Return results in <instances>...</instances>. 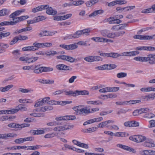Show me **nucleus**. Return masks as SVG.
<instances>
[{
  "label": "nucleus",
  "mask_w": 155,
  "mask_h": 155,
  "mask_svg": "<svg viewBox=\"0 0 155 155\" xmlns=\"http://www.w3.org/2000/svg\"><path fill=\"white\" fill-rule=\"evenodd\" d=\"M84 107L83 105H79L74 107L72 109L75 111L77 115H84L87 114V109Z\"/></svg>",
  "instance_id": "1"
},
{
  "label": "nucleus",
  "mask_w": 155,
  "mask_h": 155,
  "mask_svg": "<svg viewBox=\"0 0 155 155\" xmlns=\"http://www.w3.org/2000/svg\"><path fill=\"white\" fill-rule=\"evenodd\" d=\"M38 59V57H31L27 56L20 57L19 58V60L20 61H23L25 63L30 64L36 61Z\"/></svg>",
  "instance_id": "2"
},
{
  "label": "nucleus",
  "mask_w": 155,
  "mask_h": 155,
  "mask_svg": "<svg viewBox=\"0 0 155 155\" xmlns=\"http://www.w3.org/2000/svg\"><path fill=\"white\" fill-rule=\"evenodd\" d=\"M100 55L104 57H112L116 58L121 56L120 54L117 53L111 52L108 53H102L100 54Z\"/></svg>",
  "instance_id": "3"
},
{
  "label": "nucleus",
  "mask_w": 155,
  "mask_h": 155,
  "mask_svg": "<svg viewBox=\"0 0 155 155\" xmlns=\"http://www.w3.org/2000/svg\"><path fill=\"white\" fill-rule=\"evenodd\" d=\"M154 37H155V35H153L152 36L137 35H134L133 37L134 39L140 40H151L153 39Z\"/></svg>",
  "instance_id": "4"
},
{
  "label": "nucleus",
  "mask_w": 155,
  "mask_h": 155,
  "mask_svg": "<svg viewBox=\"0 0 155 155\" xmlns=\"http://www.w3.org/2000/svg\"><path fill=\"white\" fill-rule=\"evenodd\" d=\"M71 127V126H70L68 124H65L63 126L55 127L54 128L53 130L54 131L60 132L70 129Z\"/></svg>",
  "instance_id": "5"
},
{
  "label": "nucleus",
  "mask_w": 155,
  "mask_h": 155,
  "mask_svg": "<svg viewBox=\"0 0 155 155\" xmlns=\"http://www.w3.org/2000/svg\"><path fill=\"white\" fill-rule=\"evenodd\" d=\"M53 109V107H52L51 106L48 105L45 106L44 107H41L40 108L36 109L34 110L33 112H44L46 111L51 110Z\"/></svg>",
  "instance_id": "6"
},
{
  "label": "nucleus",
  "mask_w": 155,
  "mask_h": 155,
  "mask_svg": "<svg viewBox=\"0 0 155 155\" xmlns=\"http://www.w3.org/2000/svg\"><path fill=\"white\" fill-rule=\"evenodd\" d=\"M59 47L66 50H73L78 48V46L75 44H71L68 45L65 44H61Z\"/></svg>",
  "instance_id": "7"
},
{
  "label": "nucleus",
  "mask_w": 155,
  "mask_h": 155,
  "mask_svg": "<svg viewBox=\"0 0 155 155\" xmlns=\"http://www.w3.org/2000/svg\"><path fill=\"white\" fill-rule=\"evenodd\" d=\"M146 57V62L149 61V64H155V54H149Z\"/></svg>",
  "instance_id": "8"
},
{
  "label": "nucleus",
  "mask_w": 155,
  "mask_h": 155,
  "mask_svg": "<svg viewBox=\"0 0 155 155\" xmlns=\"http://www.w3.org/2000/svg\"><path fill=\"white\" fill-rule=\"evenodd\" d=\"M145 140V141L143 143V145L144 147L151 148L155 146V144L153 143L151 139H146Z\"/></svg>",
  "instance_id": "9"
},
{
  "label": "nucleus",
  "mask_w": 155,
  "mask_h": 155,
  "mask_svg": "<svg viewBox=\"0 0 155 155\" xmlns=\"http://www.w3.org/2000/svg\"><path fill=\"white\" fill-rule=\"evenodd\" d=\"M116 146L117 147L126 150L129 152H132L133 153H135L136 152V151L134 149L131 148L128 146L119 144H117Z\"/></svg>",
  "instance_id": "10"
},
{
  "label": "nucleus",
  "mask_w": 155,
  "mask_h": 155,
  "mask_svg": "<svg viewBox=\"0 0 155 155\" xmlns=\"http://www.w3.org/2000/svg\"><path fill=\"white\" fill-rule=\"evenodd\" d=\"M56 68L60 70H71L72 69L69 66L66 65L64 64H59L56 66Z\"/></svg>",
  "instance_id": "11"
},
{
  "label": "nucleus",
  "mask_w": 155,
  "mask_h": 155,
  "mask_svg": "<svg viewBox=\"0 0 155 155\" xmlns=\"http://www.w3.org/2000/svg\"><path fill=\"white\" fill-rule=\"evenodd\" d=\"M45 6H46L47 7L45 8V9L46 10V13L50 15H54L57 14V12L54 10L51 7H49V6L47 5H45Z\"/></svg>",
  "instance_id": "12"
},
{
  "label": "nucleus",
  "mask_w": 155,
  "mask_h": 155,
  "mask_svg": "<svg viewBox=\"0 0 155 155\" xmlns=\"http://www.w3.org/2000/svg\"><path fill=\"white\" fill-rule=\"evenodd\" d=\"M136 49L138 50H147L149 51H153L155 50V48L151 46H140L136 48Z\"/></svg>",
  "instance_id": "13"
},
{
  "label": "nucleus",
  "mask_w": 155,
  "mask_h": 155,
  "mask_svg": "<svg viewBox=\"0 0 155 155\" xmlns=\"http://www.w3.org/2000/svg\"><path fill=\"white\" fill-rule=\"evenodd\" d=\"M25 10V9H23L16 11L10 15L9 18H12V19L14 20L15 16L19 15L21 13L24 12Z\"/></svg>",
  "instance_id": "14"
},
{
  "label": "nucleus",
  "mask_w": 155,
  "mask_h": 155,
  "mask_svg": "<svg viewBox=\"0 0 155 155\" xmlns=\"http://www.w3.org/2000/svg\"><path fill=\"white\" fill-rule=\"evenodd\" d=\"M87 33V29H85L81 30L78 31L74 34L75 38H78L80 37L81 35Z\"/></svg>",
  "instance_id": "15"
},
{
  "label": "nucleus",
  "mask_w": 155,
  "mask_h": 155,
  "mask_svg": "<svg viewBox=\"0 0 155 155\" xmlns=\"http://www.w3.org/2000/svg\"><path fill=\"white\" fill-rule=\"evenodd\" d=\"M16 110L12 109L10 110H0V114H12L16 113Z\"/></svg>",
  "instance_id": "16"
},
{
  "label": "nucleus",
  "mask_w": 155,
  "mask_h": 155,
  "mask_svg": "<svg viewBox=\"0 0 155 155\" xmlns=\"http://www.w3.org/2000/svg\"><path fill=\"white\" fill-rule=\"evenodd\" d=\"M91 39L95 41L98 42H107L109 41L107 39L99 37L92 38Z\"/></svg>",
  "instance_id": "17"
},
{
  "label": "nucleus",
  "mask_w": 155,
  "mask_h": 155,
  "mask_svg": "<svg viewBox=\"0 0 155 155\" xmlns=\"http://www.w3.org/2000/svg\"><path fill=\"white\" fill-rule=\"evenodd\" d=\"M3 139L7 140L9 137H15L17 136V135L15 134L8 133L2 134Z\"/></svg>",
  "instance_id": "18"
},
{
  "label": "nucleus",
  "mask_w": 155,
  "mask_h": 155,
  "mask_svg": "<svg viewBox=\"0 0 155 155\" xmlns=\"http://www.w3.org/2000/svg\"><path fill=\"white\" fill-rule=\"evenodd\" d=\"M47 7V6H44V5H40L36 8H33L31 10V12L33 13H36L44 10L45 8Z\"/></svg>",
  "instance_id": "19"
},
{
  "label": "nucleus",
  "mask_w": 155,
  "mask_h": 155,
  "mask_svg": "<svg viewBox=\"0 0 155 155\" xmlns=\"http://www.w3.org/2000/svg\"><path fill=\"white\" fill-rule=\"evenodd\" d=\"M13 109L16 110L17 111L16 113L18 111L21 110L22 111H26L27 110V108L25 107V105L19 104L16 107V108Z\"/></svg>",
  "instance_id": "20"
},
{
  "label": "nucleus",
  "mask_w": 155,
  "mask_h": 155,
  "mask_svg": "<svg viewBox=\"0 0 155 155\" xmlns=\"http://www.w3.org/2000/svg\"><path fill=\"white\" fill-rule=\"evenodd\" d=\"M142 98L145 101H149L153 100L155 97L153 93L143 96Z\"/></svg>",
  "instance_id": "21"
},
{
  "label": "nucleus",
  "mask_w": 155,
  "mask_h": 155,
  "mask_svg": "<svg viewBox=\"0 0 155 155\" xmlns=\"http://www.w3.org/2000/svg\"><path fill=\"white\" fill-rule=\"evenodd\" d=\"M10 13V10L4 8L0 10V16H4L8 15Z\"/></svg>",
  "instance_id": "22"
},
{
  "label": "nucleus",
  "mask_w": 155,
  "mask_h": 155,
  "mask_svg": "<svg viewBox=\"0 0 155 155\" xmlns=\"http://www.w3.org/2000/svg\"><path fill=\"white\" fill-rule=\"evenodd\" d=\"M104 11L102 9L96 10L89 15V17H91L92 16H95L98 14H101L103 13Z\"/></svg>",
  "instance_id": "23"
},
{
  "label": "nucleus",
  "mask_w": 155,
  "mask_h": 155,
  "mask_svg": "<svg viewBox=\"0 0 155 155\" xmlns=\"http://www.w3.org/2000/svg\"><path fill=\"white\" fill-rule=\"evenodd\" d=\"M22 50L24 51H35L38 50L37 48H35L33 46L25 47L22 48Z\"/></svg>",
  "instance_id": "24"
},
{
  "label": "nucleus",
  "mask_w": 155,
  "mask_h": 155,
  "mask_svg": "<svg viewBox=\"0 0 155 155\" xmlns=\"http://www.w3.org/2000/svg\"><path fill=\"white\" fill-rule=\"evenodd\" d=\"M128 135V133L126 132H118L114 134V136L117 137H124Z\"/></svg>",
  "instance_id": "25"
},
{
  "label": "nucleus",
  "mask_w": 155,
  "mask_h": 155,
  "mask_svg": "<svg viewBox=\"0 0 155 155\" xmlns=\"http://www.w3.org/2000/svg\"><path fill=\"white\" fill-rule=\"evenodd\" d=\"M28 18L29 16L28 15H25L16 17L15 18V19L17 20H16V22L17 23L21 21H24L27 19Z\"/></svg>",
  "instance_id": "26"
},
{
  "label": "nucleus",
  "mask_w": 155,
  "mask_h": 155,
  "mask_svg": "<svg viewBox=\"0 0 155 155\" xmlns=\"http://www.w3.org/2000/svg\"><path fill=\"white\" fill-rule=\"evenodd\" d=\"M146 137L142 135H136V141L137 143H140L145 141Z\"/></svg>",
  "instance_id": "27"
},
{
  "label": "nucleus",
  "mask_w": 155,
  "mask_h": 155,
  "mask_svg": "<svg viewBox=\"0 0 155 155\" xmlns=\"http://www.w3.org/2000/svg\"><path fill=\"white\" fill-rule=\"evenodd\" d=\"M11 34L9 32H7L5 31H3L0 32V38L2 39L3 38L9 36Z\"/></svg>",
  "instance_id": "28"
},
{
  "label": "nucleus",
  "mask_w": 155,
  "mask_h": 155,
  "mask_svg": "<svg viewBox=\"0 0 155 155\" xmlns=\"http://www.w3.org/2000/svg\"><path fill=\"white\" fill-rule=\"evenodd\" d=\"M108 65L104 64L101 66L96 67L95 68V69L100 70H103L106 69H108Z\"/></svg>",
  "instance_id": "29"
},
{
  "label": "nucleus",
  "mask_w": 155,
  "mask_h": 155,
  "mask_svg": "<svg viewBox=\"0 0 155 155\" xmlns=\"http://www.w3.org/2000/svg\"><path fill=\"white\" fill-rule=\"evenodd\" d=\"M146 57H137L134 58V59L136 61L141 62L146 61Z\"/></svg>",
  "instance_id": "30"
},
{
  "label": "nucleus",
  "mask_w": 155,
  "mask_h": 155,
  "mask_svg": "<svg viewBox=\"0 0 155 155\" xmlns=\"http://www.w3.org/2000/svg\"><path fill=\"white\" fill-rule=\"evenodd\" d=\"M76 96L79 95H84L87 94V91L86 90L78 91L76 90Z\"/></svg>",
  "instance_id": "31"
},
{
  "label": "nucleus",
  "mask_w": 155,
  "mask_h": 155,
  "mask_svg": "<svg viewBox=\"0 0 155 155\" xmlns=\"http://www.w3.org/2000/svg\"><path fill=\"white\" fill-rule=\"evenodd\" d=\"M48 104L51 105H55L56 104H61V102L52 100L49 101L48 102Z\"/></svg>",
  "instance_id": "32"
},
{
  "label": "nucleus",
  "mask_w": 155,
  "mask_h": 155,
  "mask_svg": "<svg viewBox=\"0 0 155 155\" xmlns=\"http://www.w3.org/2000/svg\"><path fill=\"white\" fill-rule=\"evenodd\" d=\"M99 0H90L88 2V7H91L98 2Z\"/></svg>",
  "instance_id": "33"
},
{
  "label": "nucleus",
  "mask_w": 155,
  "mask_h": 155,
  "mask_svg": "<svg viewBox=\"0 0 155 155\" xmlns=\"http://www.w3.org/2000/svg\"><path fill=\"white\" fill-rule=\"evenodd\" d=\"M33 47H35V48H43L42 43H39L35 42L33 44Z\"/></svg>",
  "instance_id": "34"
},
{
  "label": "nucleus",
  "mask_w": 155,
  "mask_h": 155,
  "mask_svg": "<svg viewBox=\"0 0 155 155\" xmlns=\"http://www.w3.org/2000/svg\"><path fill=\"white\" fill-rule=\"evenodd\" d=\"M127 73L125 72H120L117 74V77L118 78H123L126 77Z\"/></svg>",
  "instance_id": "35"
},
{
  "label": "nucleus",
  "mask_w": 155,
  "mask_h": 155,
  "mask_svg": "<svg viewBox=\"0 0 155 155\" xmlns=\"http://www.w3.org/2000/svg\"><path fill=\"white\" fill-rule=\"evenodd\" d=\"M30 115L35 117H39L41 116H44V114L43 113L40 112H35L31 114Z\"/></svg>",
  "instance_id": "36"
},
{
  "label": "nucleus",
  "mask_w": 155,
  "mask_h": 155,
  "mask_svg": "<svg viewBox=\"0 0 155 155\" xmlns=\"http://www.w3.org/2000/svg\"><path fill=\"white\" fill-rule=\"evenodd\" d=\"M125 33L124 31H118L115 32V37L123 36Z\"/></svg>",
  "instance_id": "37"
},
{
  "label": "nucleus",
  "mask_w": 155,
  "mask_h": 155,
  "mask_svg": "<svg viewBox=\"0 0 155 155\" xmlns=\"http://www.w3.org/2000/svg\"><path fill=\"white\" fill-rule=\"evenodd\" d=\"M42 69L43 72L51 71H53V69L52 68L46 67H43Z\"/></svg>",
  "instance_id": "38"
},
{
  "label": "nucleus",
  "mask_w": 155,
  "mask_h": 155,
  "mask_svg": "<svg viewBox=\"0 0 155 155\" xmlns=\"http://www.w3.org/2000/svg\"><path fill=\"white\" fill-rule=\"evenodd\" d=\"M52 35V34H49L48 33V31H42L39 34V35L41 37L48 35Z\"/></svg>",
  "instance_id": "39"
},
{
  "label": "nucleus",
  "mask_w": 155,
  "mask_h": 155,
  "mask_svg": "<svg viewBox=\"0 0 155 155\" xmlns=\"http://www.w3.org/2000/svg\"><path fill=\"white\" fill-rule=\"evenodd\" d=\"M18 41V40L17 36L15 37L10 41L9 44L11 45H14Z\"/></svg>",
  "instance_id": "40"
},
{
  "label": "nucleus",
  "mask_w": 155,
  "mask_h": 155,
  "mask_svg": "<svg viewBox=\"0 0 155 155\" xmlns=\"http://www.w3.org/2000/svg\"><path fill=\"white\" fill-rule=\"evenodd\" d=\"M84 3V1L82 0H79L75 1L73 2V5L78 6Z\"/></svg>",
  "instance_id": "41"
},
{
  "label": "nucleus",
  "mask_w": 155,
  "mask_h": 155,
  "mask_svg": "<svg viewBox=\"0 0 155 155\" xmlns=\"http://www.w3.org/2000/svg\"><path fill=\"white\" fill-rule=\"evenodd\" d=\"M66 95H71L73 96H76V90L75 91H69L66 92Z\"/></svg>",
  "instance_id": "42"
},
{
  "label": "nucleus",
  "mask_w": 155,
  "mask_h": 155,
  "mask_svg": "<svg viewBox=\"0 0 155 155\" xmlns=\"http://www.w3.org/2000/svg\"><path fill=\"white\" fill-rule=\"evenodd\" d=\"M153 12L152 7L143 10L141 12L143 13H148Z\"/></svg>",
  "instance_id": "43"
},
{
  "label": "nucleus",
  "mask_w": 155,
  "mask_h": 155,
  "mask_svg": "<svg viewBox=\"0 0 155 155\" xmlns=\"http://www.w3.org/2000/svg\"><path fill=\"white\" fill-rule=\"evenodd\" d=\"M40 146L39 145H36V146H29L27 148V150H36L38 149L39 148V147Z\"/></svg>",
  "instance_id": "44"
},
{
  "label": "nucleus",
  "mask_w": 155,
  "mask_h": 155,
  "mask_svg": "<svg viewBox=\"0 0 155 155\" xmlns=\"http://www.w3.org/2000/svg\"><path fill=\"white\" fill-rule=\"evenodd\" d=\"M36 21L37 22L45 20L46 17L43 16H39L37 17H35Z\"/></svg>",
  "instance_id": "45"
},
{
  "label": "nucleus",
  "mask_w": 155,
  "mask_h": 155,
  "mask_svg": "<svg viewBox=\"0 0 155 155\" xmlns=\"http://www.w3.org/2000/svg\"><path fill=\"white\" fill-rule=\"evenodd\" d=\"M99 110V108L98 107L93 108L90 110L89 109H88V113H94V112L98 111Z\"/></svg>",
  "instance_id": "46"
},
{
  "label": "nucleus",
  "mask_w": 155,
  "mask_h": 155,
  "mask_svg": "<svg viewBox=\"0 0 155 155\" xmlns=\"http://www.w3.org/2000/svg\"><path fill=\"white\" fill-rule=\"evenodd\" d=\"M72 16V14H68L64 16H61L62 20H64L70 18Z\"/></svg>",
  "instance_id": "47"
},
{
  "label": "nucleus",
  "mask_w": 155,
  "mask_h": 155,
  "mask_svg": "<svg viewBox=\"0 0 155 155\" xmlns=\"http://www.w3.org/2000/svg\"><path fill=\"white\" fill-rule=\"evenodd\" d=\"M66 59V61L71 63L74 62L75 60V59L74 58L68 56H67Z\"/></svg>",
  "instance_id": "48"
},
{
  "label": "nucleus",
  "mask_w": 155,
  "mask_h": 155,
  "mask_svg": "<svg viewBox=\"0 0 155 155\" xmlns=\"http://www.w3.org/2000/svg\"><path fill=\"white\" fill-rule=\"evenodd\" d=\"M18 40H25L28 39V37L26 36L20 35L17 36Z\"/></svg>",
  "instance_id": "49"
},
{
  "label": "nucleus",
  "mask_w": 155,
  "mask_h": 155,
  "mask_svg": "<svg viewBox=\"0 0 155 155\" xmlns=\"http://www.w3.org/2000/svg\"><path fill=\"white\" fill-rule=\"evenodd\" d=\"M109 92H116L118 91L120 88L119 87H109Z\"/></svg>",
  "instance_id": "50"
},
{
  "label": "nucleus",
  "mask_w": 155,
  "mask_h": 155,
  "mask_svg": "<svg viewBox=\"0 0 155 155\" xmlns=\"http://www.w3.org/2000/svg\"><path fill=\"white\" fill-rule=\"evenodd\" d=\"M61 123H57L55 122H51L49 123H48L47 124V125L48 126H55L56 125H59L60 124H61Z\"/></svg>",
  "instance_id": "51"
},
{
  "label": "nucleus",
  "mask_w": 155,
  "mask_h": 155,
  "mask_svg": "<svg viewBox=\"0 0 155 155\" xmlns=\"http://www.w3.org/2000/svg\"><path fill=\"white\" fill-rule=\"evenodd\" d=\"M155 117L154 114L152 113L150 114H147L144 115V117L145 118H153Z\"/></svg>",
  "instance_id": "52"
},
{
  "label": "nucleus",
  "mask_w": 155,
  "mask_h": 155,
  "mask_svg": "<svg viewBox=\"0 0 155 155\" xmlns=\"http://www.w3.org/2000/svg\"><path fill=\"white\" fill-rule=\"evenodd\" d=\"M14 142L17 144H20L24 142L23 138H20L15 139Z\"/></svg>",
  "instance_id": "53"
},
{
  "label": "nucleus",
  "mask_w": 155,
  "mask_h": 155,
  "mask_svg": "<svg viewBox=\"0 0 155 155\" xmlns=\"http://www.w3.org/2000/svg\"><path fill=\"white\" fill-rule=\"evenodd\" d=\"M106 65H108L107 70L114 69L117 67V66L114 64H108Z\"/></svg>",
  "instance_id": "54"
},
{
  "label": "nucleus",
  "mask_w": 155,
  "mask_h": 155,
  "mask_svg": "<svg viewBox=\"0 0 155 155\" xmlns=\"http://www.w3.org/2000/svg\"><path fill=\"white\" fill-rule=\"evenodd\" d=\"M107 124L106 121L103 122L98 124V127L102 128Z\"/></svg>",
  "instance_id": "55"
},
{
  "label": "nucleus",
  "mask_w": 155,
  "mask_h": 155,
  "mask_svg": "<svg viewBox=\"0 0 155 155\" xmlns=\"http://www.w3.org/2000/svg\"><path fill=\"white\" fill-rule=\"evenodd\" d=\"M57 52L54 51H51L47 52V55L50 56L51 55H54L58 54Z\"/></svg>",
  "instance_id": "56"
},
{
  "label": "nucleus",
  "mask_w": 155,
  "mask_h": 155,
  "mask_svg": "<svg viewBox=\"0 0 155 155\" xmlns=\"http://www.w3.org/2000/svg\"><path fill=\"white\" fill-rule=\"evenodd\" d=\"M66 119H67L66 117V116L63 117H57L55 119V120L57 121L62 120H66Z\"/></svg>",
  "instance_id": "57"
},
{
  "label": "nucleus",
  "mask_w": 155,
  "mask_h": 155,
  "mask_svg": "<svg viewBox=\"0 0 155 155\" xmlns=\"http://www.w3.org/2000/svg\"><path fill=\"white\" fill-rule=\"evenodd\" d=\"M109 31L104 30H102L101 31V34L104 37H107Z\"/></svg>",
  "instance_id": "58"
},
{
  "label": "nucleus",
  "mask_w": 155,
  "mask_h": 155,
  "mask_svg": "<svg viewBox=\"0 0 155 155\" xmlns=\"http://www.w3.org/2000/svg\"><path fill=\"white\" fill-rule=\"evenodd\" d=\"M19 90L20 91L23 93H27L30 91V90L28 89L20 88Z\"/></svg>",
  "instance_id": "59"
},
{
  "label": "nucleus",
  "mask_w": 155,
  "mask_h": 155,
  "mask_svg": "<svg viewBox=\"0 0 155 155\" xmlns=\"http://www.w3.org/2000/svg\"><path fill=\"white\" fill-rule=\"evenodd\" d=\"M99 91L101 93H105L109 92V87H106L101 89L99 90Z\"/></svg>",
  "instance_id": "60"
},
{
  "label": "nucleus",
  "mask_w": 155,
  "mask_h": 155,
  "mask_svg": "<svg viewBox=\"0 0 155 155\" xmlns=\"http://www.w3.org/2000/svg\"><path fill=\"white\" fill-rule=\"evenodd\" d=\"M24 142L25 141L33 140L34 138L31 137H26L23 138Z\"/></svg>",
  "instance_id": "61"
},
{
  "label": "nucleus",
  "mask_w": 155,
  "mask_h": 155,
  "mask_svg": "<svg viewBox=\"0 0 155 155\" xmlns=\"http://www.w3.org/2000/svg\"><path fill=\"white\" fill-rule=\"evenodd\" d=\"M139 124L138 122L135 121H131V127H137L139 126Z\"/></svg>",
  "instance_id": "62"
},
{
  "label": "nucleus",
  "mask_w": 155,
  "mask_h": 155,
  "mask_svg": "<svg viewBox=\"0 0 155 155\" xmlns=\"http://www.w3.org/2000/svg\"><path fill=\"white\" fill-rule=\"evenodd\" d=\"M44 104H43L41 100L37 102L35 104L34 106L35 107H38L39 106H42Z\"/></svg>",
  "instance_id": "63"
},
{
  "label": "nucleus",
  "mask_w": 155,
  "mask_h": 155,
  "mask_svg": "<svg viewBox=\"0 0 155 155\" xmlns=\"http://www.w3.org/2000/svg\"><path fill=\"white\" fill-rule=\"evenodd\" d=\"M94 61H102V58L99 56H94Z\"/></svg>",
  "instance_id": "64"
}]
</instances>
